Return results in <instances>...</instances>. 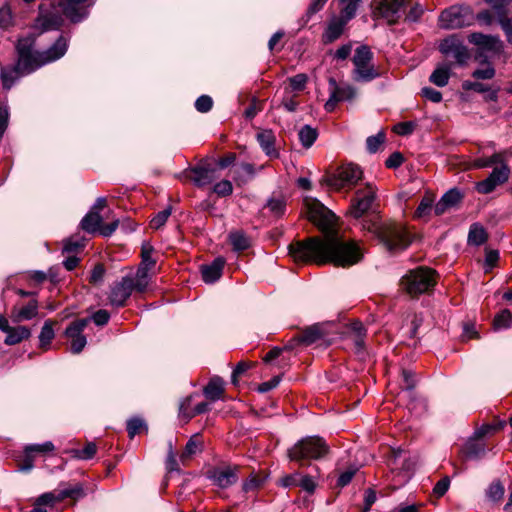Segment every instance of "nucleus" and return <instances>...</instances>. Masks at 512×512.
Wrapping results in <instances>:
<instances>
[{"label": "nucleus", "mask_w": 512, "mask_h": 512, "mask_svg": "<svg viewBox=\"0 0 512 512\" xmlns=\"http://www.w3.org/2000/svg\"><path fill=\"white\" fill-rule=\"evenodd\" d=\"M308 219L323 233L289 244V255L296 262L333 264L347 268L361 261L362 249L352 240L340 237L332 228L335 215L317 199H306Z\"/></svg>", "instance_id": "1"}, {"label": "nucleus", "mask_w": 512, "mask_h": 512, "mask_svg": "<svg viewBox=\"0 0 512 512\" xmlns=\"http://www.w3.org/2000/svg\"><path fill=\"white\" fill-rule=\"evenodd\" d=\"M68 42L69 39L67 37L60 35L48 49L35 51L33 49V39H20L16 47L18 53L16 66L9 72L5 70L1 72L3 86L10 88L18 77L28 75L42 66L62 58L68 50Z\"/></svg>", "instance_id": "2"}, {"label": "nucleus", "mask_w": 512, "mask_h": 512, "mask_svg": "<svg viewBox=\"0 0 512 512\" xmlns=\"http://www.w3.org/2000/svg\"><path fill=\"white\" fill-rule=\"evenodd\" d=\"M363 228L375 234L385 248L390 252L402 251L411 243L409 233L401 224L394 222L377 223L370 221L364 224Z\"/></svg>", "instance_id": "3"}, {"label": "nucleus", "mask_w": 512, "mask_h": 512, "mask_svg": "<svg viewBox=\"0 0 512 512\" xmlns=\"http://www.w3.org/2000/svg\"><path fill=\"white\" fill-rule=\"evenodd\" d=\"M329 452L326 441L319 436H307L297 441L287 451L291 461L298 462L301 466L305 461L318 460L325 457Z\"/></svg>", "instance_id": "4"}, {"label": "nucleus", "mask_w": 512, "mask_h": 512, "mask_svg": "<svg viewBox=\"0 0 512 512\" xmlns=\"http://www.w3.org/2000/svg\"><path fill=\"white\" fill-rule=\"evenodd\" d=\"M485 68H477L472 72V77L475 81L465 80L462 82V89L464 91H473L479 94H484L486 101L496 102L498 94L501 90L498 84H487L481 80H490L495 77L496 69L490 62H486Z\"/></svg>", "instance_id": "5"}, {"label": "nucleus", "mask_w": 512, "mask_h": 512, "mask_svg": "<svg viewBox=\"0 0 512 512\" xmlns=\"http://www.w3.org/2000/svg\"><path fill=\"white\" fill-rule=\"evenodd\" d=\"M437 273L427 267L410 270L401 279L402 288L411 296H418L430 291L436 284Z\"/></svg>", "instance_id": "6"}, {"label": "nucleus", "mask_w": 512, "mask_h": 512, "mask_svg": "<svg viewBox=\"0 0 512 512\" xmlns=\"http://www.w3.org/2000/svg\"><path fill=\"white\" fill-rule=\"evenodd\" d=\"M474 21V13L469 6L453 5L441 12L438 25L444 30H454L469 27Z\"/></svg>", "instance_id": "7"}, {"label": "nucleus", "mask_w": 512, "mask_h": 512, "mask_svg": "<svg viewBox=\"0 0 512 512\" xmlns=\"http://www.w3.org/2000/svg\"><path fill=\"white\" fill-rule=\"evenodd\" d=\"M362 176L363 171L360 166L347 163L339 166L333 173L324 176L321 182L335 190H340L356 185Z\"/></svg>", "instance_id": "8"}, {"label": "nucleus", "mask_w": 512, "mask_h": 512, "mask_svg": "<svg viewBox=\"0 0 512 512\" xmlns=\"http://www.w3.org/2000/svg\"><path fill=\"white\" fill-rule=\"evenodd\" d=\"M377 188L372 184H366L355 192L349 213L352 217L358 219L372 209L376 200Z\"/></svg>", "instance_id": "9"}, {"label": "nucleus", "mask_w": 512, "mask_h": 512, "mask_svg": "<svg viewBox=\"0 0 512 512\" xmlns=\"http://www.w3.org/2000/svg\"><path fill=\"white\" fill-rule=\"evenodd\" d=\"M410 2L411 0H373V17L385 19L389 25L396 24L401 8Z\"/></svg>", "instance_id": "10"}, {"label": "nucleus", "mask_w": 512, "mask_h": 512, "mask_svg": "<svg viewBox=\"0 0 512 512\" xmlns=\"http://www.w3.org/2000/svg\"><path fill=\"white\" fill-rule=\"evenodd\" d=\"M206 477L214 486L226 489L238 481L239 466L229 464L214 466L206 471Z\"/></svg>", "instance_id": "11"}, {"label": "nucleus", "mask_w": 512, "mask_h": 512, "mask_svg": "<svg viewBox=\"0 0 512 512\" xmlns=\"http://www.w3.org/2000/svg\"><path fill=\"white\" fill-rule=\"evenodd\" d=\"M328 85L330 96L324 104V108L327 112H333L339 102L352 100L356 95V90L353 86L350 84L339 85L333 77L328 79Z\"/></svg>", "instance_id": "12"}, {"label": "nucleus", "mask_w": 512, "mask_h": 512, "mask_svg": "<svg viewBox=\"0 0 512 512\" xmlns=\"http://www.w3.org/2000/svg\"><path fill=\"white\" fill-rule=\"evenodd\" d=\"M136 291L132 275L122 277L113 284L109 294V302L113 307H124L132 292Z\"/></svg>", "instance_id": "13"}, {"label": "nucleus", "mask_w": 512, "mask_h": 512, "mask_svg": "<svg viewBox=\"0 0 512 512\" xmlns=\"http://www.w3.org/2000/svg\"><path fill=\"white\" fill-rule=\"evenodd\" d=\"M439 51L446 56L452 55L460 66L466 65L470 58L468 48L456 35L443 39L439 45Z\"/></svg>", "instance_id": "14"}, {"label": "nucleus", "mask_w": 512, "mask_h": 512, "mask_svg": "<svg viewBox=\"0 0 512 512\" xmlns=\"http://www.w3.org/2000/svg\"><path fill=\"white\" fill-rule=\"evenodd\" d=\"M90 318H81L73 321L65 330V336L70 340V350L73 354H79L87 344L84 329L90 322Z\"/></svg>", "instance_id": "15"}, {"label": "nucleus", "mask_w": 512, "mask_h": 512, "mask_svg": "<svg viewBox=\"0 0 512 512\" xmlns=\"http://www.w3.org/2000/svg\"><path fill=\"white\" fill-rule=\"evenodd\" d=\"M510 169L507 164L495 167L489 176L476 184V190L481 194H489L493 192L497 186L508 181Z\"/></svg>", "instance_id": "16"}, {"label": "nucleus", "mask_w": 512, "mask_h": 512, "mask_svg": "<svg viewBox=\"0 0 512 512\" xmlns=\"http://www.w3.org/2000/svg\"><path fill=\"white\" fill-rule=\"evenodd\" d=\"M468 41L485 51L493 52L495 54L502 53L504 48L503 41L496 35H486L480 32H473L468 36Z\"/></svg>", "instance_id": "17"}, {"label": "nucleus", "mask_w": 512, "mask_h": 512, "mask_svg": "<svg viewBox=\"0 0 512 512\" xmlns=\"http://www.w3.org/2000/svg\"><path fill=\"white\" fill-rule=\"evenodd\" d=\"M88 0H59L63 14L73 23L81 22L88 15L85 3Z\"/></svg>", "instance_id": "18"}, {"label": "nucleus", "mask_w": 512, "mask_h": 512, "mask_svg": "<svg viewBox=\"0 0 512 512\" xmlns=\"http://www.w3.org/2000/svg\"><path fill=\"white\" fill-rule=\"evenodd\" d=\"M189 178L196 186L205 187L215 180V169L209 165L192 167Z\"/></svg>", "instance_id": "19"}, {"label": "nucleus", "mask_w": 512, "mask_h": 512, "mask_svg": "<svg viewBox=\"0 0 512 512\" xmlns=\"http://www.w3.org/2000/svg\"><path fill=\"white\" fill-rule=\"evenodd\" d=\"M347 331L353 340L356 352H362L365 348V339L367 336V330L363 323L359 320H354L347 325Z\"/></svg>", "instance_id": "20"}, {"label": "nucleus", "mask_w": 512, "mask_h": 512, "mask_svg": "<svg viewBox=\"0 0 512 512\" xmlns=\"http://www.w3.org/2000/svg\"><path fill=\"white\" fill-rule=\"evenodd\" d=\"M350 20L351 19H346V17L343 16L341 13L340 17L333 18L329 22L325 32L323 33V42L327 44L337 40L342 35L345 25Z\"/></svg>", "instance_id": "21"}, {"label": "nucleus", "mask_w": 512, "mask_h": 512, "mask_svg": "<svg viewBox=\"0 0 512 512\" xmlns=\"http://www.w3.org/2000/svg\"><path fill=\"white\" fill-rule=\"evenodd\" d=\"M38 314V301L36 299L30 300L22 307L14 306L11 310V317L13 322L19 323L26 320H31Z\"/></svg>", "instance_id": "22"}, {"label": "nucleus", "mask_w": 512, "mask_h": 512, "mask_svg": "<svg viewBox=\"0 0 512 512\" xmlns=\"http://www.w3.org/2000/svg\"><path fill=\"white\" fill-rule=\"evenodd\" d=\"M225 260L222 257H217L211 264L203 265L201 267L202 279L205 283H214L222 275Z\"/></svg>", "instance_id": "23"}, {"label": "nucleus", "mask_w": 512, "mask_h": 512, "mask_svg": "<svg viewBox=\"0 0 512 512\" xmlns=\"http://www.w3.org/2000/svg\"><path fill=\"white\" fill-rule=\"evenodd\" d=\"M257 141L263 152L270 158H278L279 152L275 148L276 137L272 130H262L257 134Z\"/></svg>", "instance_id": "24"}, {"label": "nucleus", "mask_w": 512, "mask_h": 512, "mask_svg": "<svg viewBox=\"0 0 512 512\" xmlns=\"http://www.w3.org/2000/svg\"><path fill=\"white\" fill-rule=\"evenodd\" d=\"M465 459H479L485 454V443L470 437L461 449Z\"/></svg>", "instance_id": "25"}, {"label": "nucleus", "mask_w": 512, "mask_h": 512, "mask_svg": "<svg viewBox=\"0 0 512 512\" xmlns=\"http://www.w3.org/2000/svg\"><path fill=\"white\" fill-rule=\"evenodd\" d=\"M203 393L205 397L212 402L221 399L224 394L223 379L219 376L212 377L208 384L204 387Z\"/></svg>", "instance_id": "26"}, {"label": "nucleus", "mask_w": 512, "mask_h": 512, "mask_svg": "<svg viewBox=\"0 0 512 512\" xmlns=\"http://www.w3.org/2000/svg\"><path fill=\"white\" fill-rule=\"evenodd\" d=\"M353 79L356 82H370L380 76V73L369 64H354Z\"/></svg>", "instance_id": "27"}, {"label": "nucleus", "mask_w": 512, "mask_h": 512, "mask_svg": "<svg viewBox=\"0 0 512 512\" xmlns=\"http://www.w3.org/2000/svg\"><path fill=\"white\" fill-rule=\"evenodd\" d=\"M31 336V330L26 326H16L11 327L10 330L6 333V338L4 339V343L6 345L12 346L16 345L23 340L28 339Z\"/></svg>", "instance_id": "28"}, {"label": "nucleus", "mask_w": 512, "mask_h": 512, "mask_svg": "<svg viewBox=\"0 0 512 512\" xmlns=\"http://www.w3.org/2000/svg\"><path fill=\"white\" fill-rule=\"evenodd\" d=\"M153 268V266H149L148 264L140 263L133 277L136 292L143 293L146 291L150 281L149 271Z\"/></svg>", "instance_id": "29"}, {"label": "nucleus", "mask_w": 512, "mask_h": 512, "mask_svg": "<svg viewBox=\"0 0 512 512\" xmlns=\"http://www.w3.org/2000/svg\"><path fill=\"white\" fill-rule=\"evenodd\" d=\"M451 64L439 65L430 75L429 80L438 87H444L450 79Z\"/></svg>", "instance_id": "30"}, {"label": "nucleus", "mask_w": 512, "mask_h": 512, "mask_svg": "<svg viewBox=\"0 0 512 512\" xmlns=\"http://www.w3.org/2000/svg\"><path fill=\"white\" fill-rule=\"evenodd\" d=\"M202 448V440L199 434H194L186 443L185 449L180 455V461L183 465H186L187 461L195 455L197 452L201 451Z\"/></svg>", "instance_id": "31"}, {"label": "nucleus", "mask_w": 512, "mask_h": 512, "mask_svg": "<svg viewBox=\"0 0 512 512\" xmlns=\"http://www.w3.org/2000/svg\"><path fill=\"white\" fill-rule=\"evenodd\" d=\"M102 217L97 211H90L81 220V228L88 233L99 232Z\"/></svg>", "instance_id": "32"}, {"label": "nucleus", "mask_w": 512, "mask_h": 512, "mask_svg": "<svg viewBox=\"0 0 512 512\" xmlns=\"http://www.w3.org/2000/svg\"><path fill=\"white\" fill-rule=\"evenodd\" d=\"M264 209H267L271 216L280 218L285 214L286 201L282 196H272L267 200Z\"/></svg>", "instance_id": "33"}, {"label": "nucleus", "mask_w": 512, "mask_h": 512, "mask_svg": "<svg viewBox=\"0 0 512 512\" xmlns=\"http://www.w3.org/2000/svg\"><path fill=\"white\" fill-rule=\"evenodd\" d=\"M487 238L488 235L481 225L474 223L470 226L468 233V243L470 245L480 246L487 241Z\"/></svg>", "instance_id": "34"}, {"label": "nucleus", "mask_w": 512, "mask_h": 512, "mask_svg": "<svg viewBox=\"0 0 512 512\" xmlns=\"http://www.w3.org/2000/svg\"><path fill=\"white\" fill-rule=\"evenodd\" d=\"M61 22L62 20L60 19V17L53 14H47L38 17L36 25L39 29H41L42 32H45L49 30L59 29L61 26Z\"/></svg>", "instance_id": "35"}, {"label": "nucleus", "mask_w": 512, "mask_h": 512, "mask_svg": "<svg viewBox=\"0 0 512 512\" xmlns=\"http://www.w3.org/2000/svg\"><path fill=\"white\" fill-rule=\"evenodd\" d=\"M299 141L301 145L308 149L310 148L318 137V132L315 128L310 125H304L301 127L298 133Z\"/></svg>", "instance_id": "36"}, {"label": "nucleus", "mask_w": 512, "mask_h": 512, "mask_svg": "<svg viewBox=\"0 0 512 512\" xmlns=\"http://www.w3.org/2000/svg\"><path fill=\"white\" fill-rule=\"evenodd\" d=\"M507 154V151L504 152H498L494 153L490 157H484V158H478L474 161V167L476 168H486L491 167L496 164H506L505 163V156Z\"/></svg>", "instance_id": "37"}, {"label": "nucleus", "mask_w": 512, "mask_h": 512, "mask_svg": "<svg viewBox=\"0 0 512 512\" xmlns=\"http://www.w3.org/2000/svg\"><path fill=\"white\" fill-rule=\"evenodd\" d=\"M53 324L54 322L52 320L45 321L39 334L40 348L43 350H47L51 341L54 339L55 333L53 329Z\"/></svg>", "instance_id": "38"}, {"label": "nucleus", "mask_w": 512, "mask_h": 512, "mask_svg": "<svg viewBox=\"0 0 512 512\" xmlns=\"http://www.w3.org/2000/svg\"><path fill=\"white\" fill-rule=\"evenodd\" d=\"M229 240L233 249L236 251H244L250 247L249 238L241 231L231 232Z\"/></svg>", "instance_id": "39"}, {"label": "nucleus", "mask_w": 512, "mask_h": 512, "mask_svg": "<svg viewBox=\"0 0 512 512\" xmlns=\"http://www.w3.org/2000/svg\"><path fill=\"white\" fill-rule=\"evenodd\" d=\"M433 202H434V196L432 194H426L422 200L420 201L416 211H415V217L416 218H424L426 216H429L431 212L433 211Z\"/></svg>", "instance_id": "40"}, {"label": "nucleus", "mask_w": 512, "mask_h": 512, "mask_svg": "<svg viewBox=\"0 0 512 512\" xmlns=\"http://www.w3.org/2000/svg\"><path fill=\"white\" fill-rule=\"evenodd\" d=\"M322 337L321 331L317 326H311L305 329L299 336L298 341L305 345H311Z\"/></svg>", "instance_id": "41"}, {"label": "nucleus", "mask_w": 512, "mask_h": 512, "mask_svg": "<svg viewBox=\"0 0 512 512\" xmlns=\"http://www.w3.org/2000/svg\"><path fill=\"white\" fill-rule=\"evenodd\" d=\"M308 81V77L306 74L299 73L293 77L288 78L289 85L285 87L288 89L290 93L292 92H301L305 89Z\"/></svg>", "instance_id": "42"}, {"label": "nucleus", "mask_w": 512, "mask_h": 512, "mask_svg": "<svg viewBox=\"0 0 512 512\" xmlns=\"http://www.w3.org/2000/svg\"><path fill=\"white\" fill-rule=\"evenodd\" d=\"M512 324V314L508 309L502 310L498 313L493 320V327L495 330L509 328Z\"/></svg>", "instance_id": "43"}, {"label": "nucleus", "mask_w": 512, "mask_h": 512, "mask_svg": "<svg viewBox=\"0 0 512 512\" xmlns=\"http://www.w3.org/2000/svg\"><path fill=\"white\" fill-rule=\"evenodd\" d=\"M373 58V53L366 45H362L355 50L352 58L353 64H369Z\"/></svg>", "instance_id": "44"}, {"label": "nucleus", "mask_w": 512, "mask_h": 512, "mask_svg": "<svg viewBox=\"0 0 512 512\" xmlns=\"http://www.w3.org/2000/svg\"><path fill=\"white\" fill-rule=\"evenodd\" d=\"M504 493L505 488L503 484L499 480H496L489 485L486 491V496L490 501L498 502L503 498Z\"/></svg>", "instance_id": "45"}, {"label": "nucleus", "mask_w": 512, "mask_h": 512, "mask_svg": "<svg viewBox=\"0 0 512 512\" xmlns=\"http://www.w3.org/2000/svg\"><path fill=\"white\" fill-rule=\"evenodd\" d=\"M144 429L147 430V426L141 418L134 417L127 421V432L130 438H133Z\"/></svg>", "instance_id": "46"}, {"label": "nucleus", "mask_w": 512, "mask_h": 512, "mask_svg": "<svg viewBox=\"0 0 512 512\" xmlns=\"http://www.w3.org/2000/svg\"><path fill=\"white\" fill-rule=\"evenodd\" d=\"M172 213V208L171 207H167L166 209L158 212L150 221V227L152 229H159L161 228L162 226L165 225V223L167 222L168 218L170 217Z\"/></svg>", "instance_id": "47"}, {"label": "nucleus", "mask_w": 512, "mask_h": 512, "mask_svg": "<svg viewBox=\"0 0 512 512\" xmlns=\"http://www.w3.org/2000/svg\"><path fill=\"white\" fill-rule=\"evenodd\" d=\"M264 483V478L256 474H251L242 484V490L245 493L258 490Z\"/></svg>", "instance_id": "48"}, {"label": "nucleus", "mask_w": 512, "mask_h": 512, "mask_svg": "<svg viewBox=\"0 0 512 512\" xmlns=\"http://www.w3.org/2000/svg\"><path fill=\"white\" fill-rule=\"evenodd\" d=\"M361 1L362 0H342L343 7L341 14L345 16L346 19L354 18Z\"/></svg>", "instance_id": "49"}, {"label": "nucleus", "mask_w": 512, "mask_h": 512, "mask_svg": "<svg viewBox=\"0 0 512 512\" xmlns=\"http://www.w3.org/2000/svg\"><path fill=\"white\" fill-rule=\"evenodd\" d=\"M384 141H385V133L383 131H380L376 135L369 136L366 140L367 150L370 153L377 152V150L384 143Z\"/></svg>", "instance_id": "50"}, {"label": "nucleus", "mask_w": 512, "mask_h": 512, "mask_svg": "<svg viewBox=\"0 0 512 512\" xmlns=\"http://www.w3.org/2000/svg\"><path fill=\"white\" fill-rule=\"evenodd\" d=\"M443 203L447 204L450 208L455 207L461 200L462 194L456 188L448 190L442 197Z\"/></svg>", "instance_id": "51"}, {"label": "nucleus", "mask_w": 512, "mask_h": 512, "mask_svg": "<svg viewBox=\"0 0 512 512\" xmlns=\"http://www.w3.org/2000/svg\"><path fill=\"white\" fill-rule=\"evenodd\" d=\"M498 22L505 33L507 42L512 44V17H508L507 14H500Z\"/></svg>", "instance_id": "52"}, {"label": "nucleus", "mask_w": 512, "mask_h": 512, "mask_svg": "<svg viewBox=\"0 0 512 512\" xmlns=\"http://www.w3.org/2000/svg\"><path fill=\"white\" fill-rule=\"evenodd\" d=\"M67 498L72 500H79L86 496L84 485L77 483L74 486L65 487Z\"/></svg>", "instance_id": "53"}, {"label": "nucleus", "mask_w": 512, "mask_h": 512, "mask_svg": "<svg viewBox=\"0 0 512 512\" xmlns=\"http://www.w3.org/2000/svg\"><path fill=\"white\" fill-rule=\"evenodd\" d=\"M213 192L219 197L229 196L233 192L232 183L229 180H222L214 185Z\"/></svg>", "instance_id": "54"}, {"label": "nucleus", "mask_w": 512, "mask_h": 512, "mask_svg": "<svg viewBox=\"0 0 512 512\" xmlns=\"http://www.w3.org/2000/svg\"><path fill=\"white\" fill-rule=\"evenodd\" d=\"M97 447L95 443H88L83 449L75 450V457L82 459V460H88L94 457L96 454Z\"/></svg>", "instance_id": "55"}, {"label": "nucleus", "mask_w": 512, "mask_h": 512, "mask_svg": "<svg viewBox=\"0 0 512 512\" xmlns=\"http://www.w3.org/2000/svg\"><path fill=\"white\" fill-rule=\"evenodd\" d=\"M213 106V100L208 95H201L197 100L195 101V108L200 113H207L212 109Z\"/></svg>", "instance_id": "56"}, {"label": "nucleus", "mask_w": 512, "mask_h": 512, "mask_svg": "<svg viewBox=\"0 0 512 512\" xmlns=\"http://www.w3.org/2000/svg\"><path fill=\"white\" fill-rule=\"evenodd\" d=\"M55 449L54 444L51 441H47L42 444H32L25 447V451L33 453H48Z\"/></svg>", "instance_id": "57"}, {"label": "nucleus", "mask_w": 512, "mask_h": 512, "mask_svg": "<svg viewBox=\"0 0 512 512\" xmlns=\"http://www.w3.org/2000/svg\"><path fill=\"white\" fill-rule=\"evenodd\" d=\"M402 378H403V389L406 391H412L416 386V378L415 373L411 370L403 369L402 370Z\"/></svg>", "instance_id": "58"}, {"label": "nucleus", "mask_w": 512, "mask_h": 512, "mask_svg": "<svg viewBox=\"0 0 512 512\" xmlns=\"http://www.w3.org/2000/svg\"><path fill=\"white\" fill-rule=\"evenodd\" d=\"M281 104L288 112H294L298 107V102L295 100V96L292 95L288 89H285V94L282 98Z\"/></svg>", "instance_id": "59"}, {"label": "nucleus", "mask_w": 512, "mask_h": 512, "mask_svg": "<svg viewBox=\"0 0 512 512\" xmlns=\"http://www.w3.org/2000/svg\"><path fill=\"white\" fill-rule=\"evenodd\" d=\"M424 13V9L423 7L418 4V3H415L408 11L406 17H405V21L407 22H417L420 20V18L422 17Z\"/></svg>", "instance_id": "60"}, {"label": "nucleus", "mask_w": 512, "mask_h": 512, "mask_svg": "<svg viewBox=\"0 0 512 512\" xmlns=\"http://www.w3.org/2000/svg\"><path fill=\"white\" fill-rule=\"evenodd\" d=\"M105 272H106V270H105L104 265L102 263H97L91 271L90 283L97 284V283L102 282Z\"/></svg>", "instance_id": "61"}, {"label": "nucleus", "mask_w": 512, "mask_h": 512, "mask_svg": "<svg viewBox=\"0 0 512 512\" xmlns=\"http://www.w3.org/2000/svg\"><path fill=\"white\" fill-rule=\"evenodd\" d=\"M327 1L328 0H312L305 13V21L308 22L314 14L319 12L324 7Z\"/></svg>", "instance_id": "62"}, {"label": "nucleus", "mask_w": 512, "mask_h": 512, "mask_svg": "<svg viewBox=\"0 0 512 512\" xmlns=\"http://www.w3.org/2000/svg\"><path fill=\"white\" fill-rule=\"evenodd\" d=\"M300 474L293 473L289 475H285L279 480V485L288 488V487H296L299 486Z\"/></svg>", "instance_id": "63"}, {"label": "nucleus", "mask_w": 512, "mask_h": 512, "mask_svg": "<svg viewBox=\"0 0 512 512\" xmlns=\"http://www.w3.org/2000/svg\"><path fill=\"white\" fill-rule=\"evenodd\" d=\"M421 94L427 100H430L433 103H439L442 100V94L438 90L431 87H424L421 90Z\"/></svg>", "instance_id": "64"}]
</instances>
